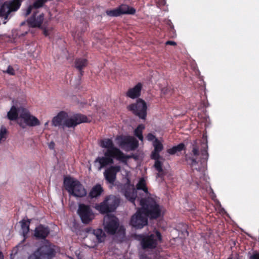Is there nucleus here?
Segmentation results:
<instances>
[{"label": "nucleus", "instance_id": "nucleus-34", "mask_svg": "<svg viewBox=\"0 0 259 259\" xmlns=\"http://www.w3.org/2000/svg\"><path fill=\"white\" fill-rule=\"evenodd\" d=\"M154 159L155 160L154 167L158 172V176H161L163 175L162 163L159 160V159Z\"/></svg>", "mask_w": 259, "mask_h": 259}, {"label": "nucleus", "instance_id": "nucleus-37", "mask_svg": "<svg viewBox=\"0 0 259 259\" xmlns=\"http://www.w3.org/2000/svg\"><path fill=\"white\" fill-rule=\"evenodd\" d=\"M146 138L149 141H152L153 142L155 139H157L154 135L151 133L147 135Z\"/></svg>", "mask_w": 259, "mask_h": 259}, {"label": "nucleus", "instance_id": "nucleus-28", "mask_svg": "<svg viewBox=\"0 0 259 259\" xmlns=\"http://www.w3.org/2000/svg\"><path fill=\"white\" fill-rule=\"evenodd\" d=\"M21 227V230L22 231L23 236L25 238L26 235L29 231V225L30 222L29 220H22L20 222Z\"/></svg>", "mask_w": 259, "mask_h": 259}, {"label": "nucleus", "instance_id": "nucleus-42", "mask_svg": "<svg viewBox=\"0 0 259 259\" xmlns=\"http://www.w3.org/2000/svg\"><path fill=\"white\" fill-rule=\"evenodd\" d=\"M49 146V148L50 149H54V148L55 147V143H54V142H50Z\"/></svg>", "mask_w": 259, "mask_h": 259}, {"label": "nucleus", "instance_id": "nucleus-8", "mask_svg": "<svg viewBox=\"0 0 259 259\" xmlns=\"http://www.w3.org/2000/svg\"><path fill=\"white\" fill-rule=\"evenodd\" d=\"M22 0H13L6 2L0 7V17H3V24L7 23V19L11 12L17 11L20 7Z\"/></svg>", "mask_w": 259, "mask_h": 259}, {"label": "nucleus", "instance_id": "nucleus-3", "mask_svg": "<svg viewBox=\"0 0 259 259\" xmlns=\"http://www.w3.org/2000/svg\"><path fill=\"white\" fill-rule=\"evenodd\" d=\"M64 185L69 194L75 197H82L87 194L83 186L78 180L72 178H65Z\"/></svg>", "mask_w": 259, "mask_h": 259}, {"label": "nucleus", "instance_id": "nucleus-15", "mask_svg": "<svg viewBox=\"0 0 259 259\" xmlns=\"http://www.w3.org/2000/svg\"><path fill=\"white\" fill-rule=\"evenodd\" d=\"M88 121V120L87 117L84 115L75 114L71 117H69L67 115V117L65 118L64 127H75L77 124L82 122H87Z\"/></svg>", "mask_w": 259, "mask_h": 259}, {"label": "nucleus", "instance_id": "nucleus-45", "mask_svg": "<svg viewBox=\"0 0 259 259\" xmlns=\"http://www.w3.org/2000/svg\"><path fill=\"white\" fill-rule=\"evenodd\" d=\"M48 123H49V121H47V122L45 123V126H47L48 125Z\"/></svg>", "mask_w": 259, "mask_h": 259}, {"label": "nucleus", "instance_id": "nucleus-1", "mask_svg": "<svg viewBox=\"0 0 259 259\" xmlns=\"http://www.w3.org/2000/svg\"><path fill=\"white\" fill-rule=\"evenodd\" d=\"M192 157L186 156L188 163L191 166L194 175L196 179L198 178L200 180L206 181L204 170L206 162L208 158L207 153V144L206 141L198 142L195 141L192 145Z\"/></svg>", "mask_w": 259, "mask_h": 259}, {"label": "nucleus", "instance_id": "nucleus-12", "mask_svg": "<svg viewBox=\"0 0 259 259\" xmlns=\"http://www.w3.org/2000/svg\"><path fill=\"white\" fill-rule=\"evenodd\" d=\"M135 193L136 195V197L134 201L132 202V203H134L136 199L137 201L140 202V200L141 199L144 200H146L148 198H151L149 197L150 194L148 192V188L146 187V181L143 178H141L139 181L136 185V189H135Z\"/></svg>", "mask_w": 259, "mask_h": 259}, {"label": "nucleus", "instance_id": "nucleus-40", "mask_svg": "<svg viewBox=\"0 0 259 259\" xmlns=\"http://www.w3.org/2000/svg\"><path fill=\"white\" fill-rule=\"evenodd\" d=\"M249 259H259V252H254L250 255Z\"/></svg>", "mask_w": 259, "mask_h": 259}, {"label": "nucleus", "instance_id": "nucleus-33", "mask_svg": "<svg viewBox=\"0 0 259 259\" xmlns=\"http://www.w3.org/2000/svg\"><path fill=\"white\" fill-rule=\"evenodd\" d=\"M185 145L183 143H180L179 145L174 146L172 148L167 150V152L170 154H174L177 152H179L184 149Z\"/></svg>", "mask_w": 259, "mask_h": 259}, {"label": "nucleus", "instance_id": "nucleus-32", "mask_svg": "<svg viewBox=\"0 0 259 259\" xmlns=\"http://www.w3.org/2000/svg\"><path fill=\"white\" fill-rule=\"evenodd\" d=\"M145 128V126L141 124L138 125L137 128L134 131L135 135L138 138V139L143 141L144 138L142 135L143 130Z\"/></svg>", "mask_w": 259, "mask_h": 259}, {"label": "nucleus", "instance_id": "nucleus-17", "mask_svg": "<svg viewBox=\"0 0 259 259\" xmlns=\"http://www.w3.org/2000/svg\"><path fill=\"white\" fill-rule=\"evenodd\" d=\"M113 158L116 159V155H104L102 157H98L96 160L95 162H98L100 164L99 170H101L103 167L113 163Z\"/></svg>", "mask_w": 259, "mask_h": 259}, {"label": "nucleus", "instance_id": "nucleus-21", "mask_svg": "<svg viewBox=\"0 0 259 259\" xmlns=\"http://www.w3.org/2000/svg\"><path fill=\"white\" fill-rule=\"evenodd\" d=\"M67 117V113L64 111L60 112L53 117L52 120L53 125L55 126H62L64 127L65 118Z\"/></svg>", "mask_w": 259, "mask_h": 259}, {"label": "nucleus", "instance_id": "nucleus-41", "mask_svg": "<svg viewBox=\"0 0 259 259\" xmlns=\"http://www.w3.org/2000/svg\"><path fill=\"white\" fill-rule=\"evenodd\" d=\"M165 44L175 46L176 45V42L174 41H167L166 42Z\"/></svg>", "mask_w": 259, "mask_h": 259}, {"label": "nucleus", "instance_id": "nucleus-20", "mask_svg": "<svg viewBox=\"0 0 259 259\" xmlns=\"http://www.w3.org/2000/svg\"><path fill=\"white\" fill-rule=\"evenodd\" d=\"M49 233L50 230L48 227L40 225L35 228L34 236L38 239H45Z\"/></svg>", "mask_w": 259, "mask_h": 259}, {"label": "nucleus", "instance_id": "nucleus-38", "mask_svg": "<svg viewBox=\"0 0 259 259\" xmlns=\"http://www.w3.org/2000/svg\"><path fill=\"white\" fill-rule=\"evenodd\" d=\"M52 28H44L43 29V32L44 35L46 36H49L51 34V32L52 31Z\"/></svg>", "mask_w": 259, "mask_h": 259}, {"label": "nucleus", "instance_id": "nucleus-9", "mask_svg": "<svg viewBox=\"0 0 259 259\" xmlns=\"http://www.w3.org/2000/svg\"><path fill=\"white\" fill-rule=\"evenodd\" d=\"M55 253V249L51 246L44 245L31 254L28 259H51Z\"/></svg>", "mask_w": 259, "mask_h": 259}, {"label": "nucleus", "instance_id": "nucleus-14", "mask_svg": "<svg viewBox=\"0 0 259 259\" xmlns=\"http://www.w3.org/2000/svg\"><path fill=\"white\" fill-rule=\"evenodd\" d=\"M77 212L84 224L89 223L95 217L90 206L83 204H79Z\"/></svg>", "mask_w": 259, "mask_h": 259}, {"label": "nucleus", "instance_id": "nucleus-22", "mask_svg": "<svg viewBox=\"0 0 259 259\" xmlns=\"http://www.w3.org/2000/svg\"><path fill=\"white\" fill-rule=\"evenodd\" d=\"M154 150L151 153L152 159H159L160 157L159 153L163 150V146L162 143L158 139H155L153 143Z\"/></svg>", "mask_w": 259, "mask_h": 259}, {"label": "nucleus", "instance_id": "nucleus-30", "mask_svg": "<svg viewBox=\"0 0 259 259\" xmlns=\"http://www.w3.org/2000/svg\"><path fill=\"white\" fill-rule=\"evenodd\" d=\"M120 15L124 14H133L135 13V10L133 8H130L127 5H121L119 8Z\"/></svg>", "mask_w": 259, "mask_h": 259}, {"label": "nucleus", "instance_id": "nucleus-23", "mask_svg": "<svg viewBox=\"0 0 259 259\" xmlns=\"http://www.w3.org/2000/svg\"><path fill=\"white\" fill-rule=\"evenodd\" d=\"M142 87V84L138 83L134 88H131L128 90L126 94V96L132 99L139 97L140 95Z\"/></svg>", "mask_w": 259, "mask_h": 259}, {"label": "nucleus", "instance_id": "nucleus-7", "mask_svg": "<svg viewBox=\"0 0 259 259\" xmlns=\"http://www.w3.org/2000/svg\"><path fill=\"white\" fill-rule=\"evenodd\" d=\"M20 112V118L23 120H20L19 124L22 127L25 128L26 126H35L40 124L39 120L35 116L31 114L30 112L24 108L19 109Z\"/></svg>", "mask_w": 259, "mask_h": 259}, {"label": "nucleus", "instance_id": "nucleus-4", "mask_svg": "<svg viewBox=\"0 0 259 259\" xmlns=\"http://www.w3.org/2000/svg\"><path fill=\"white\" fill-rule=\"evenodd\" d=\"M124 167L120 168L121 175L123 176L122 181L124 183V188L121 192L125 197L131 202H133L136 197L135 192L136 191L134 185L130 184V171L128 165L125 163Z\"/></svg>", "mask_w": 259, "mask_h": 259}, {"label": "nucleus", "instance_id": "nucleus-29", "mask_svg": "<svg viewBox=\"0 0 259 259\" xmlns=\"http://www.w3.org/2000/svg\"><path fill=\"white\" fill-rule=\"evenodd\" d=\"M92 235L96 237L98 242H102L104 241L106 237L105 233L101 229L94 230Z\"/></svg>", "mask_w": 259, "mask_h": 259}, {"label": "nucleus", "instance_id": "nucleus-6", "mask_svg": "<svg viewBox=\"0 0 259 259\" xmlns=\"http://www.w3.org/2000/svg\"><path fill=\"white\" fill-rule=\"evenodd\" d=\"M100 146L106 149V151L104 153V155H116V159L122 161H125L128 158L119 149L114 146L111 139L107 138L101 140Z\"/></svg>", "mask_w": 259, "mask_h": 259}, {"label": "nucleus", "instance_id": "nucleus-13", "mask_svg": "<svg viewBox=\"0 0 259 259\" xmlns=\"http://www.w3.org/2000/svg\"><path fill=\"white\" fill-rule=\"evenodd\" d=\"M128 109L134 114L142 119H145L147 115V105L144 101L139 99L135 104L128 106Z\"/></svg>", "mask_w": 259, "mask_h": 259}, {"label": "nucleus", "instance_id": "nucleus-24", "mask_svg": "<svg viewBox=\"0 0 259 259\" xmlns=\"http://www.w3.org/2000/svg\"><path fill=\"white\" fill-rule=\"evenodd\" d=\"M14 105L12 106L11 110L8 112V117L11 120H14L17 119L18 114L20 115L19 109L23 108L19 106L17 104H14V102L13 101Z\"/></svg>", "mask_w": 259, "mask_h": 259}, {"label": "nucleus", "instance_id": "nucleus-43", "mask_svg": "<svg viewBox=\"0 0 259 259\" xmlns=\"http://www.w3.org/2000/svg\"><path fill=\"white\" fill-rule=\"evenodd\" d=\"M0 259H4V256L1 252H0Z\"/></svg>", "mask_w": 259, "mask_h": 259}, {"label": "nucleus", "instance_id": "nucleus-44", "mask_svg": "<svg viewBox=\"0 0 259 259\" xmlns=\"http://www.w3.org/2000/svg\"><path fill=\"white\" fill-rule=\"evenodd\" d=\"M166 91H167V89H163L162 91L163 92V93L164 94H166L167 93H166Z\"/></svg>", "mask_w": 259, "mask_h": 259}, {"label": "nucleus", "instance_id": "nucleus-19", "mask_svg": "<svg viewBox=\"0 0 259 259\" xmlns=\"http://www.w3.org/2000/svg\"><path fill=\"white\" fill-rule=\"evenodd\" d=\"M33 15L28 19V23L32 27H39L44 20V16L42 14L36 16V13L33 11Z\"/></svg>", "mask_w": 259, "mask_h": 259}, {"label": "nucleus", "instance_id": "nucleus-26", "mask_svg": "<svg viewBox=\"0 0 259 259\" xmlns=\"http://www.w3.org/2000/svg\"><path fill=\"white\" fill-rule=\"evenodd\" d=\"M103 192V189L101 185L100 184H97L91 189L89 193V196L92 198H97L100 196Z\"/></svg>", "mask_w": 259, "mask_h": 259}, {"label": "nucleus", "instance_id": "nucleus-39", "mask_svg": "<svg viewBox=\"0 0 259 259\" xmlns=\"http://www.w3.org/2000/svg\"><path fill=\"white\" fill-rule=\"evenodd\" d=\"M6 72L10 75H14L15 74V70L11 66H9L6 71Z\"/></svg>", "mask_w": 259, "mask_h": 259}, {"label": "nucleus", "instance_id": "nucleus-5", "mask_svg": "<svg viewBox=\"0 0 259 259\" xmlns=\"http://www.w3.org/2000/svg\"><path fill=\"white\" fill-rule=\"evenodd\" d=\"M103 225L105 231L109 234H114L117 231L121 234H124V227L119 226L117 218L113 215L107 214L105 216Z\"/></svg>", "mask_w": 259, "mask_h": 259}, {"label": "nucleus", "instance_id": "nucleus-10", "mask_svg": "<svg viewBox=\"0 0 259 259\" xmlns=\"http://www.w3.org/2000/svg\"><path fill=\"white\" fill-rule=\"evenodd\" d=\"M140 238L143 248H154L156 247L158 242L161 240V234L158 231L150 235H141Z\"/></svg>", "mask_w": 259, "mask_h": 259}, {"label": "nucleus", "instance_id": "nucleus-27", "mask_svg": "<svg viewBox=\"0 0 259 259\" xmlns=\"http://www.w3.org/2000/svg\"><path fill=\"white\" fill-rule=\"evenodd\" d=\"M108 199H106L105 198L104 200L99 204H96L95 205V208L96 210L99 211L100 213L104 214L109 212V210L108 209V206H107L106 202Z\"/></svg>", "mask_w": 259, "mask_h": 259}, {"label": "nucleus", "instance_id": "nucleus-18", "mask_svg": "<svg viewBox=\"0 0 259 259\" xmlns=\"http://www.w3.org/2000/svg\"><path fill=\"white\" fill-rule=\"evenodd\" d=\"M106 199H108L106 204L109 212L114 211L119 205V199L115 196L109 195L106 197Z\"/></svg>", "mask_w": 259, "mask_h": 259}, {"label": "nucleus", "instance_id": "nucleus-46", "mask_svg": "<svg viewBox=\"0 0 259 259\" xmlns=\"http://www.w3.org/2000/svg\"><path fill=\"white\" fill-rule=\"evenodd\" d=\"M196 183L197 184V185H199V183H198V182L196 181Z\"/></svg>", "mask_w": 259, "mask_h": 259}, {"label": "nucleus", "instance_id": "nucleus-36", "mask_svg": "<svg viewBox=\"0 0 259 259\" xmlns=\"http://www.w3.org/2000/svg\"><path fill=\"white\" fill-rule=\"evenodd\" d=\"M106 14L109 16L117 17L120 15V12L119 9H116L112 10H107Z\"/></svg>", "mask_w": 259, "mask_h": 259}, {"label": "nucleus", "instance_id": "nucleus-16", "mask_svg": "<svg viewBox=\"0 0 259 259\" xmlns=\"http://www.w3.org/2000/svg\"><path fill=\"white\" fill-rule=\"evenodd\" d=\"M120 170V167L118 165L111 166L106 169L104 175L107 181L110 184H113L116 180V174Z\"/></svg>", "mask_w": 259, "mask_h": 259}, {"label": "nucleus", "instance_id": "nucleus-25", "mask_svg": "<svg viewBox=\"0 0 259 259\" xmlns=\"http://www.w3.org/2000/svg\"><path fill=\"white\" fill-rule=\"evenodd\" d=\"M48 0H36L32 5H30L26 10V16L29 15L34 10L43 7Z\"/></svg>", "mask_w": 259, "mask_h": 259}, {"label": "nucleus", "instance_id": "nucleus-2", "mask_svg": "<svg viewBox=\"0 0 259 259\" xmlns=\"http://www.w3.org/2000/svg\"><path fill=\"white\" fill-rule=\"evenodd\" d=\"M141 208L131 218L130 224L136 229H141L148 224V217L156 219L161 215V207L153 198L140 200Z\"/></svg>", "mask_w": 259, "mask_h": 259}, {"label": "nucleus", "instance_id": "nucleus-35", "mask_svg": "<svg viewBox=\"0 0 259 259\" xmlns=\"http://www.w3.org/2000/svg\"><path fill=\"white\" fill-rule=\"evenodd\" d=\"M7 137V130L6 128L2 126L0 128V144L4 142Z\"/></svg>", "mask_w": 259, "mask_h": 259}, {"label": "nucleus", "instance_id": "nucleus-31", "mask_svg": "<svg viewBox=\"0 0 259 259\" xmlns=\"http://www.w3.org/2000/svg\"><path fill=\"white\" fill-rule=\"evenodd\" d=\"M87 60L84 58H78L75 61V66L79 71L87 65Z\"/></svg>", "mask_w": 259, "mask_h": 259}, {"label": "nucleus", "instance_id": "nucleus-11", "mask_svg": "<svg viewBox=\"0 0 259 259\" xmlns=\"http://www.w3.org/2000/svg\"><path fill=\"white\" fill-rule=\"evenodd\" d=\"M118 145L126 151L134 150L138 146V141L132 136H119L116 138Z\"/></svg>", "mask_w": 259, "mask_h": 259}]
</instances>
